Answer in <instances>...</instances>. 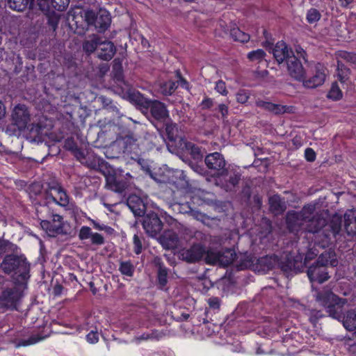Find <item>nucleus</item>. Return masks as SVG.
<instances>
[{
  "label": "nucleus",
  "instance_id": "obj_62",
  "mask_svg": "<svg viewBox=\"0 0 356 356\" xmlns=\"http://www.w3.org/2000/svg\"><path fill=\"white\" fill-rule=\"evenodd\" d=\"M328 264V259H325L323 256V254H321L316 262L314 264L315 265H322L323 264L325 267H327V265Z\"/></svg>",
  "mask_w": 356,
  "mask_h": 356
},
{
  "label": "nucleus",
  "instance_id": "obj_54",
  "mask_svg": "<svg viewBox=\"0 0 356 356\" xmlns=\"http://www.w3.org/2000/svg\"><path fill=\"white\" fill-rule=\"evenodd\" d=\"M231 35L234 39V40L241 41L242 42L244 41V33L238 28H234L231 30Z\"/></svg>",
  "mask_w": 356,
  "mask_h": 356
},
{
  "label": "nucleus",
  "instance_id": "obj_44",
  "mask_svg": "<svg viewBox=\"0 0 356 356\" xmlns=\"http://www.w3.org/2000/svg\"><path fill=\"white\" fill-rule=\"evenodd\" d=\"M321 17V15L317 9L312 8L307 10L306 19L308 23H315L318 22Z\"/></svg>",
  "mask_w": 356,
  "mask_h": 356
},
{
  "label": "nucleus",
  "instance_id": "obj_15",
  "mask_svg": "<svg viewBox=\"0 0 356 356\" xmlns=\"http://www.w3.org/2000/svg\"><path fill=\"white\" fill-rule=\"evenodd\" d=\"M205 248L200 244H194L188 249L179 252V258L188 264L200 261L205 254Z\"/></svg>",
  "mask_w": 356,
  "mask_h": 356
},
{
  "label": "nucleus",
  "instance_id": "obj_55",
  "mask_svg": "<svg viewBox=\"0 0 356 356\" xmlns=\"http://www.w3.org/2000/svg\"><path fill=\"white\" fill-rule=\"evenodd\" d=\"M305 158L307 161L313 162L316 160V154L312 148L307 147L305 150Z\"/></svg>",
  "mask_w": 356,
  "mask_h": 356
},
{
  "label": "nucleus",
  "instance_id": "obj_5",
  "mask_svg": "<svg viewBox=\"0 0 356 356\" xmlns=\"http://www.w3.org/2000/svg\"><path fill=\"white\" fill-rule=\"evenodd\" d=\"M276 266L287 277L301 272L303 268L300 256L294 255L291 252H284L280 257L273 254L259 257L254 265V270L259 273H266L274 269Z\"/></svg>",
  "mask_w": 356,
  "mask_h": 356
},
{
  "label": "nucleus",
  "instance_id": "obj_8",
  "mask_svg": "<svg viewBox=\"0 0 356 356\" xmlns=\"http://www.w3.org/2000/svg\"><path fill=\"white\" fill-rule=\"evenodd\" d=\"M315 205H305L300 211L289 210L286 214L285 221L287 229L291 233H296L301 229L305 222L310 223L313 216L316 213Z\"/></svg>",
  "mask_w": 356,
  "mask_h": 356
},
{
  "label": "nucleus",
  "instance_id": "obj_56",
  "mask_svg": "<svg viewBox=\"0 0 356 356\" xmlns=\"http://www.w3.org/2000/svg\"><path fill=\"white\" fill-rule=\"evenodd\" d=\"M86 339L87 341L90 343H95L99 340V334L97 331H90L87 335H86Z\"/></svg>",
  "mask_w": 356,
  "mask_h": 356
},
{
  "label": "nucleus",
  "instance_id": "obj_24",
  "mask_svg": "<svg viewBox=\"0 0 356 356\" xmlns=\"http://www.w3.org/2000/svg\"><path fill=\"white\" fill-rule=\"evenodd\" d=\"M161 243L166 250H175L178 248L179 238L177 234L173 231H165L160 238Z\"/></svg>",
  "mask_w": 356,
  "mask_h": 356
},
{
  "label": "nucleus",
  "instance_id": "obj_33",
  "mask_svg": "<svg viewBox=\"0 0 356 356\" xmlns=\"http://www.w3.org/2000/svg\"><path fill=\"white\" fill-rule=\"evenodd\" d=\"M257 106L263 110L268 111H291V106H286L281 104H273L268 102L259 101L257 103Z\"/></svg>",
  "mask_w": 356,
  "mask_h": 356
},
{
  "label": "nucleus",
  "instance_id": "obj_61",
  "mask_svg": "<svg viewBox=\"0 0 356 356\" xmlns=\"http://www.w3.org/2000/svg\"><path fill=\"white\" fill-rule=\"evenodd\" d=\"M202 109H209L213 105V100L210 98H206L202 102Z\"/></svg>",
  "mask_w": 356,
  "mask_h": 356
},
{
  "label": "nucleus",
  "instance_id": "obj_29",
  "mask_svg": "<svg viewBox=\"0 0 356 356\" xmlns=\"http://www.w3.org/2000/svg\"><path fill=\"white\" fill-rule=\"evenodd\" d=\"M99 47L98 57L100 59L109 60L113 57L116 49L113 42L102 40Z\"/></svg>",
  "mask_w": 356,
  "mask_h": 356
},
{
  "label": "nucleus",
  "instance_id": "obj_7",
  "mask_svg": "<svg viewBox=\"0 0 356 356\" xmlns=\"http://www.w3.org/2000/svg\"><path fill=\"white\" fill-rule=\"evenodd\" d=\"M1 268L6 274L13 273L22 281H26L30 277V264L23 254H6Z\"/></svg>",
  "mask_w": 356,
  "mask_h": 356
},
{
  "label": "nucleus",
  "instance_id": "obj_18",
  "mask_svg": "<svg viewBox=\"0 0 356 356\" xmlns=\"http://www.w3.org/2000/svg\"><path fill=\"white\" fill-rule=\"evenodd\" d=\"M152 264L156 270V285L159 289L163 290L168 282L170 270L159 257H155Z\"/></svg>",
  "mask_w": 356,
  "mask_h": 356
},
{
  "label": "nucleus",
  "instance_id": "obj_17",
  "mask_svg": "<svg viewBox=\"0 0 356 356\" xmlns=\"http://www.w3.org/2000/svg\"><path fill=\"white\" fill-rule=\"evenodd\" d=\"M204 162L207 167L213 170L216 175L225 171V169L227 168L226 161L223 155L217 152L207 155Z\"/></svg>",
  "mask_w": 356,
  "mask_h": 356
},
{
  "label": "nucleus",
  "instance_id": "obj_60",
  "mask_svg": "<svg viewBox=\"0 0 356 356\" xmlns=\"http://www.w3.org/2000/svg\"><path fill=\"white\" fill-rule=\"evenodd\" d=\"M296 52L300 58H302L305 62L307 61V54L306 51L301 47L297 46L296 47Z\"/></svg>",
  "mask_w": 356,
  "mask_h": 356
},
{
  "label": "nucleus",
  "instance_id": "obj_3",
  "mask_svg": "<svg viewBox=\"0 0 356 356\" xmlns=\"http://www.w3.org/2000/svg\"><path fill=\"white\" fill-rule=\"evenodd\" d=\"M342 218L334 215L327 221L322 213H316L309 224H307L306 231L311 234L310 238L315 247L328 248L333 243L337 235L341 229Z\"/></svg>",
  "mask_w": 356,
  "mask_h": 356
},
{
  "label": "nucleus",
  "instance_id": "obj_41",
  "mask_svg": "<svg viewBox=\"0 0 356 356\" xmlns=\"http://www.w3.org/2000/svg\"><path fill=\"white\" fill-rule=\"evenodd\" d=\"M343 96L342 91L339 88L337 83H333L330 90H329L327 97L332 100H339Z\"/></svg>",
  "mask_w": 356,
  "mask_h": 356
},
{
  "label": "nucleus",
  "instance_id": "obj_1",
  "mask_svg": "<svg viewBox=\"0 0 356 356\" xmlns=\"http://www.w3.org/2000/svg\"><path fill=\"white\" fill-rule=\"evenodd\" d=\"M57 119L53 120L44 115L37 113L31 118L30 113H12V122L8 125L6 131L11 135H19L25 129L28 131L29 138L33 140H40L43 135L54 127H58L59 136L56 140L64 139L65 136L70 135L64 142V148L70 151L77 161L82 164L94 168L96 161L89 162V153L78 146L73 136L77 139L81 138V130L86 127V119L89 113H50Z\"/></svg>",
  "mask_w": 356,
  "mask_h": 356
},
{
  "label": "nucleus",
  "instance_id": "obj_38",
  "mask_svg": "<svg viewBox=\"0 0 356 356\" xmlns=\"http://www.w3.org/2000/svg\"><path fill=\"white\" fill-rule=\"evenodd\" d=\"M220 266L227 267L232 264L236 257V254L233 250L227 249L224 252H221Z\"/></svg>",
  "mask_w": 356,
  "mask_h": 356
},
{
  "label": "nucleus",
  "instance_id": "obj_34",
  "mask_svg": "<svg viewBox=\"0 0 356 356\" xmlns=\"http://www.w3.org/2000/svg\"><path fill=\"white\" fill-rule=\"evenodd\" d=\"M33 0H8V6L13 10L22 12L32 4Z\"/></svg>",
  "mask_w": 356,
  "mask_h": 356
},
{
  "label": "nucleus",
  "instance_id": "obj_13",
  "mask_svg": "<svg viewBox=\"0 0 356 356\" xmlns=\"http://www.w3.org/2000/svg\"><path fill=\"white\" fill-rule=\"evenodd\" d=\"M22 297V292L17 288H6L0 293V305L12 310L17 309V305Z\"/></svg>",
  "mask_w": 356,
  "mask_h": 356
},
{
  "label": "nucleus",
  "instance_id": "obj_35",
  "mask_svg": "<svg viewBox=\"0 0 356 356\" xmlns=\"http://www.w3.org/2000/svg\"><path fill=\"white\" fill-rule=\"evenodd\" d=\"M118 270L122 275L131 277L134 276L135 266L130 260L120 261Z\"/></svg>",
  "mask_w": 356,
  "mask_h": 356
},
{
  "label": "nucleus",
  "instance_id": "obj_47",
  "mask_svg": "<svg viewBox=\"0 0 356 356\" xmlns=\"http://www.w3.org/2000/svg\"><path fill=\"white\" fill-rule=\"evenodd\" d=\"M339 56L345 61L356 65V53L348 51H341Z\"/></svg>",
  "mask_w": 356,
  "mask_h": 356
},
{
  "label": "nucleus",
  "instance_id": "obj_36",
  "mask_svg": "<svg viewBox=\"0 0 356 356\" xmlns=\"http://www.w3.org/2000/svg\"><path fill=\"white\" fill-rule=\"evenodd\" d=\"M337 75L341 83H344L348 81L350 70L344 65L341 61L337 62Z\"/></svg>",
  "mask_w": 356,
  "mask_h": 356
},
{
  "label": "nucleus",
  "instance_id": "obj_43",
  "mask_svg": "<svg viewBox=\"0 0 356 356\" xmlns=\"http://www.w3.org/2000/svg\"><path fill=\"white\" fill-rule=\"evenodd\" d=\"M165 130H166V134H167L168 139L170 142L177 143L178 141L179 142V146L180 147V143H181L180 142V139L181 138V137H178V136H177V129H176L173 126L167 125L166 128H165Z\"/></svg>",
  "mask_w": 356,
  "mask_h": 356
},
{
  "label": "nucleus",
  "instance_id": "obj_51",
  "mask_svg": "<svg viewBox=\"0 0 356 356\" xmlns=\"http://www.w3.org/2000/svg\"><path fill=\"white\" fill-rule=\"evenodd\" d=\"M92 232L91 228L88 226H83L79 230V238L80 240H86L90 238Z\"/></svg>",
  "mask_w": 356,
  "mask_h": 356
},
{
  "label": "nucleus",
  "instance_id": "obj_31",
  "mask_svg": "<svg viewBox=\"0 0 356 356\" xmlns=\"http://www.w3.org/2000/svg\"><path fill=\"white\" fill-rule=\"evenodd\" d=\"M127 206L136 216L145 213V205L142 200L136 195H130L127 199Z\"/></svg>",
  "mask_w": 356,
  "mask_h": 356
},
{
  "label": "nucleus",
  "instance_id": "obj_40",
  "mask_svg": "<svg viewBox=\"0 0 356 356\" xmlns=\"http://www.w3.org/2000/svg\"><path fill=\"white\" fill-rule=\"evenodd\" d=\"M268 72L267 70L261 71H252L249 75L250 79H252L255 82L250 84V86H256L261 83V82L267 76Z\"/></svg>",
  "mask_w": 356,
  "mask_h": 356
},
{
  "label": "nucleus",
  "instance_id": "obj_25",
  "mask_svg": "<svg viewBox=\"0 0 356 356\" xmlns=\"http://www.w3.org/2000/svg\"><path fill=\"white\" fill-rule=\"evenodd\" d=\"M106 184L108 189L121 193L124 192L127 188L126 181L118 178L115 174H108L106 176Z\"/></svg>",
  "mask_w": 356,
  "mask_h": 356
},
{
  "label": "nucleus",
  "instance_id": "obj_2",
  "mask_svg": "<svg viewBox=\"0 0 356 356\" xmlns=\"http://www.w3.org/2000/svg\"><path fill=\"white\" fill-rule=\"evenodd\" d=\"M102 132L109 139H112L111 132L116 135L111 148L117 152L118 157L123 155L132 159L138 158L141 152L140 145L142 137L134 129L119 124H109L107 127H104Z\"/></svg>",
  "mask_w": 356,
  "mask_h": 356
},
{
  "label": "nucleus",
  "instance_id": "obj_30",
  "mask_svg": "<svg viewBox=\"0 0 356 356\" xmlns=\"http://www.w3.org/2000/svg\"><path fill=\"white\" fill-rule=\"evenodd\" d=\"M180 142L179 147L189 154L194 160L198 161L202 159L203 154L201 149L197 145L185 140L183 138L180 139Z\"/></svg>",
  "mask_w": 356,
  "mask_h": 356
},
{
  "label": "nucleus",
  "instance_id": "obj_4",
  "mask_svg": "<svg viewBox=\"0 0 356 356\" xmlns=\"http://www.w3.org/2000/svg\"><path fill=\"white\" fill-rule=\"evenodd\" d=\"M316 300L326 309L330 317L342 322L346 330L349 331L355 330L356 312L353 309L344 312V305L347 302L346 299L339 298L330 289H325L317 291Z\"/></svg>",
  "mask_w": 356,
  "mask_h": 356
},
{
  "label": "nucleus",
  "instance_id": "obj_22",
  "mask_svg": "<svg viewBox=\"0 0 356 356\" xmlns=\"http://www.w3.org/2000/svg\"><path fill=\"white\" fill-rule=\"evenodd\" d=\"M40 9L43 12H51L54 9L58 11L65 10L70 0H38Z\"/></svg>",
  "mask_w": 356,
  "mask_h": 356
},
{
  "label": "nucleus",
  "instance_id": "obj_64",
  "mask_svg": "<svg viewBox=\"0 0 356 356\" xmlns=\"http://www.w3.org/2000/svg\"><path fill=\"white\" fill-rule=\"evenodd\" d=\"M113 64V70L120 72L122 70L121 62L119 59H115Z\"/></svg>",
  "mask_w": 356,
  "mask_h": 356
},
{
  "label": "nucleus",
  "instance_id": "obj_32",
  "mask_svg": "<svg viewBox=\"0 0 356 356\" xmlns=\"http://www.w3.org/2000/svg\"><path fill=\"white\" fill-rule=\"evenodd\" d=\"M101 41V38L97 35H89L83 44V50L88 54L94 52L99 46Z\"/></svg>",
  "mask_w": 356,
  "mask_h": 356
},
{
  "label": "nucleus",
  "instance_id": "obj_52",
  "mask_svg": "<svg viewBox=\"0 0 356 356\" xmlns=\"http://www.w3.org/2000/svg\"><path fill=\"white\" fill-rule=\"evenodd\" d=\"M90 240H91L92 244L97 245H103L105 242L104 236L102 234L97 233V232H95V233L92 232L91 237H90Z\"/></svg>",
  "mask_w": 356,
  "mask_h": 356
},
{
  "label": "nucleus",
  "instance_id": "obj_6",
  "mask_svg": "<svg viewBox=\"0 0 356 356\" xmlns=\"http://www.w3.org/2000/svg\"><path fill=\"white\" fill-rule=\"evenodd\" d=\"M227 325L233 329L234 337L232 339V346L235 352H243V340L245 335V304L240 302L235 310L227 318Z\"/></svg>",
  "mask_w": 356,
  "mask_h": 356
},
{
  "label": "nucleus",
  "instance_id": "obj_9",
  "mask_svg": "<svg viewBox=\"0 0 356 356\" xmlns=\"http://www.w3.org/2000/svg\"><path fill=\"white\" fill-rule=\"evenodd\" d=\"M217 184L226 191H232L238 186L242 176L240 167L229 165L218 175Z\"/></svg>",
  "mask_w": 356,
  "mask_h": 356
},
{
  "label": "nucleus",
  "instance_id": "obj_50",
  "mask_svg": "<svg viewBox=\"0 0 356 356\" xmlns=\"http://www.w3.org/2000/svg\"><path fill=\"white\" fill-rule=\"evenodd\" d=\"M133 250L136 254H140L143 251L142 241L138 234H134L133 237Z\"/></svg>",
  "mask_w": 356,
  "mask_h": 356
},
{
  "label": "nucleus",
  "instance_id": "obj_14",
  "mask_svg": "<svg viewBox=\"0 0 356 356\" xmlns=\"http://www.w3.org/2000/svg\"><path fill=\"white\" fill-rule=\"evenodd\" d=\"M46 193L48 199L51 200L60 206L67 207L70 203L69 197L66 191L57 182L49 184Z\"/></svg>",
  "mask_w": 356,
  "mask_h": 356
},
{
  "label": "nucleus",
  "instance_id": "obj_11",
  "mask_svg": "<svg viewBox=\"0 0 356 356\" xmlns=\"http://www.w3.org/2000/svg\"><path fill=\"white\" fill-rule=\"evenodd\" d=\"M86 19L88 24H93L98 32H104L109 26L111 22V18L109 13L100 9L97 13L89 10L86 13Z\"/></svg>",
  "mask_w": 356,
  "mask_h": 356
},
{
  "label": "nucleus",
  "instance_id": "obj_12",
  "mask_svg": "<svg viewBox=\"0 0 356 356\" xmlns=\"http://www.w3.org/2000/svg\"><path fill=\"white\" fill-rule=\"evenodd\" d=\"M143 227L147 234L154 237L163 229V223L158 214L154 211L144 213Z\"/></svg>",
  "mask_w": 356,
  "mask_h": 356
},
{
  "label": "nucleus",
  "instance_id": "obj_23",
  "mask_svg": "<svg viewBox=\"0 0 356 356\" xmlns=\"http://www.w3.org/2000/svg\"><path fill=\"white\" fill-rule=\"evenodd\" d=\"M273 54L275 60L279 64L286 62L288 58L294 54L291 49L288 48L287 44L283 42L280 41L276 43L273 49Z\"/></svg>",
  "mask_w": 356,
  "mask_h": 356
},
{
  "label": "nucleus",
  "instance_id": "obj_27",
  "mask_svg": "<svg viewBox=\"0 0 356 356\" xmlns=\"http://www.w3.org/2000/svg\"><path fill=\"white\" fill-rule=\"evenodd\" d=\"M344 229L349 236L356 234V209L347 210L344 213Z\"/></svg>",
  "mask_w": 356,
  "mask_h": 356
},
{
  "label": "nucleus",
  "instance_id": "obj_59",
  "mask_svg": "<svg viewBox=\"0 0 356 356\" xmlns=\"http://www.w3.org/2000/svg\"><path fill=\"white\" fill-rule=\"evenodd\" d=\"M152 116L159 120L165 121L169 118V113H150Z\"/></svg>",
  "mask_w": 356,
  "mask_h": 356
},
{
  "label": "nucleus",
  "instance_id": "obj_21",
  "mask_svg": "<svg viewBox=\"0 0 356 356\" xmlns=\"http://www.w3.org/2000/svg\"><path fill=\"white\" fill-rule=\"evenodd\" d=\"M47 228H42L49 236H54L58 234H63L67 232L64 230L63 218L60 215L55 213L49 220Z\"/></svg>",
  "mask_w": 356,
  "mask_h": 356
},
{
  "label": "nucleus",
  "instance_id": "obj_53",
  "mask_svg": "<svg viewBox=\"0 0 356 356\" xmlns=\"http://www.w3.org/2000/svg\"><path fill=\"white\" fill-rule=\"evenodd\" d=\"M215 90L222 95L225 96L227 94L225 83L222 80H219L216 82Z\"/></svg>",
  "mask_w": 356,
  "mask_h": 356
},
{
  "label": "nucleus",
  "instance_id": "obj_16",
  "mask_svg": "<svg viewBox=\"0 0 356 356\" xmlns=\"http://www.w3.org/2000/svg\"><path fill=\"white\" fill-rule=\"evenodd\" d=\"M286 64L287 72L291 77L298 81L304 80L306 74L305 70L302 63L294 54L288 58Z\"/></svg>",
  "mask_w": 356,
  "mask_h": 356
},
{
  "label": "nucleus",
  "instance_id": "obj_57",
  "mask_svg": "<svg viewBox=\"0 0 356 356\" xmlns=\"http://www.w3.org/2000/svg\"><path fill=\"white\" fill-rule=\"evenodd\" d=\"M8 246L14 247L15 248H17V246L8 240H0V255L5 251L6 248Z\"/></svg>",
  "mask_w": 356,
  "mask_h": 356
},
{
  "label": "nucleus",
  "instance_id": "obj_19",
  "mask_svg": "<svg viewBox=\"0 0 356 356\" xmlns=\"http://www.w3.org/2000/svg\"><path fill=\"white\" fill-rule=\"evenodd\" d=\"M325 67L320 63H318L315 66V70L313 75L308 78H304V80H302L303 82V86L307 88H315L323 84L325 80Z\"/></svg>",
  "mask_w": 356,
  "mask_h": 356
},
{
  "label": "nucleus",
  "instance_id": "obj_20",
  "mask_svg": "<svg viewBox=\"0 0 356 356\" xmlns=\"http://www.w3.org/2000/svg\"><path fill=\"white\" fill-rule=\"evenodd\" d=\"M307 274L311 282H316L322 284L330 278L327 267H325L323 264H312L308 268Z\"/></svg>",
  "mask_w": 356,
  "mask_h": 356
},
{
  "label": "nucleus",
  "instance_id": "obj_28",
  "mask_svg": "<svg viewBox=\"0 0 356 356\" xmlns=\"http://www.w3.org/2000/svg\"><path fill=\"white\" fill-rule=\"evenodd\" d=\"M268 204L270 211L275 215L283 213L286 209L284 200L277 194L268 198Z\"/></svg>",
  "mask_w": 356,
  "mask_h": 356
},
{
  "label": "nucleus",
  "instance_id": "obj_39",
  "mask_svg": "<svg viewBox=\"0 0 356 356\" xmlns=\"http://www.w3.org/2000/svg\"><path fill=\"white\" fill-rule=\"evenodd\" d=\"M221 252L220 251H211L209 250L207 252L205 260L206 263L208 264L220 265V257H221Z\"/></svg>",
  "mask_w": 356,
  "mask_h": 356
},
{
  "label": "nucleus",
  "instance_id": "obj_42",
  "mask_svg": "<svg viewBox=\"0 0 356 356\" xmlns=\"http://www.w3.org/2000/svg\"><path fill=\"white\" fill-rule=\"evenodd\" d=\"M265 56V51L261 49H258L257 50L249 52L248 54V58L250 61L259 63L264 60Z\"/></svg>",
  "mask_w": 356,
  "mask_h": 356
},
{
  "label": "nucleus",
  "instance_id": "obj_48",
  "mask_svg": "<svg viewBox=\"0 0 356 356\" xmlns=\"http://www.w3.org/2000/svg\"><path fill=\"white\" fill-rule=\"evenodd\" d=\"M98 101L103 105V108L106 110H112L113 111H118V108L113 104L110 99L104 96L99 97Z\"/></svg>",
  "mask_w": 356,
  "mask_h": 356
},
{
  "label": "nucleus",
  "instance_id": "obj_26",
  "mask_svg": "<svg viewBox=\"0 0 356 356\" xmlns=\"http://www.w3.org/2000/svg\"><path fill=\"white\" fill-rule=\"evenodd\" d=\"M55 213L47 204L40 205L36 208V215L42 228H47L51 218Z\"/></svg>",
  "mask_w": 356,
  "mask_h": 356
},
{
  "label": "nucleus",
  "instance_id": "obj_45",
  "mask_svg": "<svg viewBox=\"0 0 356 356\" xmlns=\"http://www.w3.org/2000/svg\"><path fill=\"white\" fill-rule=\"evenodd\" d=\"M43 339H44L43 337H40L38 334L32 335L28 339L20 340L17 343V347L27 346L33 345V344H35V343L40 341Z\"/></svg>",
  "mask_w": 356,
  "mask_h": 356
},
{
  "label": "nucleus",
  "instance_id": "obj_58",
  "mask_svg": "<svg viewBox=\"0 0 356 356\" xmlns=\"http://www.w3.org/2000/svg\"><path fill=\"white\" fill-rule=\"evenodd\" d=\"M145 171L147 172H148L150 175V177L154 179L155 181H156L157 182H160V183H165V182H168V179H165L163 177H157L156 176H154L152 172H151V170L150 168L147 166L146 168H145Z\"/></svg>",
  "mask_w": 356,
  "mask_h": 356
},
{
  "label": "nucleus",
  "instance_id": "obj_49",
  "mask_svg": "<svg viewBox=\"0 0 356 356\" xmlns=\"http://www.w3.org/2000/svg\"><path fill=\"white\" fill-rule=\"evenodd\" d=\"M323 316H324V315H323L322 311L313 309V310L310 311L309 320L312 324L316 325L318 321L320 318H323Z\"/></svg>",
  "mask_w": 356,
  "mask_h": 356
},
{
  "label": "nucleus",
  "instance_id": "obj_63",
  "mask_svg": "<svg viewBox=\"0 0 356 356\" xmlns=\"http://www.w3.org/2000/svg\"><path fill=\"white\" fill-rule=\"evenodd\" d=\"M63 290V286L61 284H56L54 287V295L55 296H59L61 295L62 291Z\"/></svg>",
  "mask_w": 356,
  "mask_h": 356
},
{
  "label": "nucleus",
  "instance_id": "obj_46",
  "mask_svg": "<svg viewBox=\"0 0 356 356\" xmlns=\"http://www.w3.org/2000/svg\"><path fill=\"white\" fill-rule=\"evenodd\" d=\"M209 309L213 311L214 313L218 312L220 309L222 301L218 297L212 296L207 300Z\"/></svg>",
  "mask_w": 356,
  "mask_h": 356
},
{
  "label": "nucleus",
  "instance_id": "obj_10",
  "mask_svg": "<svg viewBox=\"0 0 356 356\" xmlns=\"http://www.w3.org/2000/svg\"><path fill=\"white\" fill-rule=\"evenodd\" d=\"M127 96L129 102L135 104L137 109L149 108L150 111H167L163 103L158 100L148 99L138 91L129 89Z\"/></svg>",
  "mask_w": 356,
  "mask_h": 356
},
{
  "label": "nucleus",
  "instance_id": "obj_37",
  "mask_svg": "<svg viewBox=\"0 0 356 356\" xmlns=\"http://www.w3.org/2000/svg\"><path fill=\"white\" fill-rule=\"evenodd\" d=\"M177 86V81H169L160 84L159 92L163 95H170L174 92Z\"/></svg>",
  "mask_w": 356,
  "mask_h": 356
}]
</instances>
